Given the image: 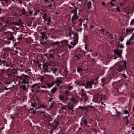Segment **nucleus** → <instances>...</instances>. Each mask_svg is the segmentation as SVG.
<instances>
[{
	"mask_svg": "<svg viewBox=\"0 0 134 134\" xmlns=\"http://www.w3.org/2000/svg\"><path fill=\"white\" fill-rule=\"evenodd\" d=\"M81 97L80 99V100L82 102L83 100L84 103H85L88 99V97L85 93H83L81 94Z\"/></svg>",
	"mask_w": 134,
	"mask_h": 134,
	"instance_id": "1",
	"label": "nucleus"
},
{
	"mask_svg": "<svg viewBox=\"0 0 134 134\" xmlns=\"http://www.w3.org/2000/svg\"><path fill=\"white\" fill-rule=\"evenodd\" d=\"M93 81H91L86 82V88H91L92 87V85L94 83Z\"/></svg>",
	"mask_w": 134,
	"mask_h": 134,
	"instance_id": "2",
	"label": "nucleus"
},
{
	"mask_svg": "<svg viewBox=\"0 0 134 134\" xmlns=\"http://www.w3.org/2000/svg\"><path fill=\"white\" fill-rule=\"evenodd\" d=\"M124 68L123 67L122 65H121L119 66L118 68H117V70L119 71L120 72L123 70L124 68H126L127 63L125 61H124Z\"/></svg>",
	"mask_w": 134,
	"mask_h": 134,
	"instance_id": "3",
	"label": "nucleus"
},
{
	"mask_svg": "<svg viewBox=\"0 0 134 134\" xmlns=\"http://www.w3.org/2000/svg\"><path fill=\"white\" fill-rule=\"evenodd\" d=\"M122 50H116L115 49L114 50V52L115 53L117 54L119 56V57H121V55L122 53Z\"/></svg>",
	"mask_w": 134,
	"mask_h": 134,
	"instance_id": "4",
	"label": "nucleus"
},
{
	"mask_svg": "<svg viewBox=\"0 0 134 134\" xmlns=\"http://www.w3.org/2000/svg\"><path fill=\"white\" fill-rule=\"evenodd\" d=\"M74 41L75 43H77L79 38L78 35L76 33H74Z\"/></svg>",
	"mask_w": 134,
	"mask_h": 134,
	"instance_id": "5",
	"label": "nucleus"
},
{
	"mask_svg": "<svg viewBox=\"0 0 134 134\" xmlns=\"http://www.w3.org/2000/svg\"><path fill=\"white\" fill-rule=\"evenodd\" d=\"M78 16L77 15V12H76L75 14H74L72 16V18L71 19L72 23H73L74 21L76 20L78 18Z\"/></svg>",
	"mask_w": 134,
	"mask_h": 134,
	"instance_id": "6",
	"label": "nucleus"
},
{
	"mask_svg": "<svg viewBox=\"0 0 134 134\" xmlns=\"http://www.w3.org/2000/svg\"><path fill=\"white\" fill-rule=\"evenodd\" d=\"M99 97L101 98L102 100H105L106 98V96L105 95L101 94H99Z\"/></svg>",
	"mask_w": 134,
	"mask_h": 134,
	"instance_id": "7",
	"label": "nucleus"
},
{
	"mask_svg": "<svg viewBox=\"0 0 134 134\" xmlns=\"http://www.w3.org/2000/svg\"><path fill=\"white\" fill-rule=\"evenodd\" d=\"M64 97V96H62L61 94H60L59 96V98L62 101H64L65 100Z\"/></svg>",
	"mask_w": 134,
	"mask_h": 134,
	"instance_id": "8",
	"label": "nucleus"
},
{
	"mask_svg": "<svg viewBox=\"0 0 134 134\" xmlns=\"http://www.w3.org/2000/svg\"><path fill=\"white\" fill-rule=\"evenodd\" d=\"M87 7L89 9L91 8V1H88L87 2Z\"/></svg>",
	"mask_w": 134,
	"mask_h": 134,
	"instance_id": "9",
	"label": "nucleus"
},
{
	"mask_svg": "<svg viewBox=\"0 0 134 134\" xmlns=\"http://www.w3.org/2000/svg\"><path fill=\"white\" fill-rule=\"evenodd\" d=\"M57 89L56 87H54L51 90V92L52 93L54 94L55 93V91Z\"/></svg>",
	"mask_w": 134,
	"mask_h": 134,
	"instance_id": "10",
	"label": "nucleus"
},
{
	"mask_svg": "<svg viewBox=\"0 0 134 134\" xmlns=\"http://www.w3.org/2000/svg\"><path fill=\"white\" fill-rule=\"evenodd\" d=\"M101 81L102 83V86H104V83H106L105 78L104 77L102 78Z\"/></svg>",
	"mask_w": 134,
	"mask_h": 134,
	"instance_id": "11",
	"label": "nucleus"
},
{
	"mask_svg": "<svg viewBox=\"0 0 134 134\" xmlns=\"http://www.w3.org/2000/svg\"><path fill=\"white\" fill-rule=\"evenodd\" d=\"M134 30V28L130 29L129 28H127L126 29V32H130L131 31H133Z\"/></svg>",
	"mask_w": 134,
	"mask_h": 134,
	"instance_id": "12",
	"label": "nucleus"
},
{
	"mask_svg": "<svg viewBox=\"0 0 134 134\" xmlns=\"http://www.w3.org/2000/svg\"><path fill=\"white\" fill-rule=\"evenodd\" d=\"M54 84V82L53 81L52 83H48L47 84V85L48 87L50 88Z\"/></svg>",
	"mask_w": 134,
	"mask_h": 134,
	"instance_id": "13",
	"label": "nucleus"
},
{
	"mask_svg": "<svg viewBox=\"0 0 134 134\" xmlns=\"http://www.w3.org/2000/svg\"><path fill=\"white\" fill-rule=\"evenodd\" d=\"M58 70V69L57 68H55V69H51V71H52L53 74H55L56 72H57Z\"/></svg>",
	"mask_w": 134,
	"mask_h": 134,
	"instance_id": "14",
	"label": "nucleus"
},
{
	"mask_svg": "<svg viewBox=\"0 0 134 134\" xmlns=\"http://www.w3.org/2000/svg\"><path fill=\"white\" fill-rule=\"evenodd\" d=\"M55 104V102L54 101L53 102L51 105H50L49 108L50 109H51L53 107L54 104Z\"/></svg>",
	"mask_w": 134,
	"mask_h": 134,
	"instance_id": "15",
	"label": "nucleus"
},
{
	"mask_svg": "<svg viewBox=\"0 0 134 134\" xmlns=\"http://www.w3.org/2000/svg\"><path fill=\"white\" fill-rule=\"evenodd\" d=\"M20 87L23 90H26V86L25 85L22 86H20Z\"/></svg>",
	"mask_w": 134,
	"mask_h": 134,
	"instance_id": "16",
	"label": "nucleus"
},
{
	"mask_svg": "<svg viewBox=\"0 0 134 134\" xmlns=\"http://www.w3.org/2000/svg\"><path fill=\"white\" fill-rule=\"evenodd\" d=\"M67 106L65 105H64L62 107H61V109L62 110H65L66 109Z\"/></svg>",
	"mask_w": 134,
	"mask_h": 134,
	"instance_id": "17",
	"label": "nucleus"
},
{
	"mask_svg": "<svg viewBox=\"0 0 134 134\" xmlns=\"http://www.w3.org/2000/svg\"><path fill=\"white\" fill-rule=\"evenodd\" d=\"M57 104L58 105V107L59 108H61V107H62L64 105L61 103H59L58 101Z\"/></svg>",
	"mask_w": 134,
	"mask_h": 134,
	"instance_id": "18",
	"label": "nucleus"
},
{
	"mask_svg": "<svg viewBox=\"0 0 134 134\" xmlns=\"http://www.w3.org/2000/svg\"><path fill=\"white\" fill-rule=\"evenodd\" d=\"M43 71H44V73H49L51 72V71H49V69H44L43 70Z\"/></svg>",
	"mask_w": 134,
	"mask_h": 134,
	"instance_id": "19",
	"label": "nucleus"
},
{
	"mask_svg": "<svg viewBox=\"0 0 134 134\" xmlns=\"http://www.w3.org/2000/svg\"><path fill=\"white\" fill-rule=\"evenodd\" d=\"M23 35V34H21L20 35L19 37H18L17 38V39L19 40H21L23 38L22 37V36Z\"/></svg>",
	"mask_w": 134,
	"mask_h": 134,
	"instance_id": "20",
	"label": "nucleus"
},
{
	"mask_svg": "<svg viewBox=\"0 0 134 134\" xmlns=\"http://www.w3.org/2000/svg\"><path fill=\"white\" fill-rule=\"evenodd\" d=\"M56 83H61L62 82L61 80L57 79H56Z\"/></svg>",
	"mask_w": 134,
	"mask_h": 134,
	"instance_id": "21",
	"label": "nucleus"
},
{
	"mask_svg": "<svg viewBox=\"0 0 134 134\" xmlns=\"http://www.w3.org/2000/svg\"><path fill=\"white\" fill-rule=\"evenodd\" d=\"M21 76H23V78H26L29 77V76L28 75H26L24 74L21 75Z\"/></svg>",
	"mask_w": 134,
	"mask_h": 134,
	"instance_id": "22",
	"label": "nucleus"
},
{
	"mask_svg": "<svg viewBox=\"0 0 134 134\" xmlns=\"http://www.w3.org/2000/svg\"><path fill=\"white\" fill-rule=\"evenodd\" d=\"M83 123L85 124V125H87V121L86 118H85V120L83 121Z\"/></svg>",
	"mask_w": 134,
	"mask_h": 134,
	"instance_id": "23",
	"label": "nucleus"
},
{
	"mask_svg": "<svg viewBox=\"0 0 134 134\" xmlns=\"http://www.w3.org/2000/svg\"><path fill=\"white\" fill-rule=\"evenodd\" d=\"M10 70L13 72L15 74L16 73V71L15 69H10Z\"/></svg>",
	"mask_w": 134,
	"mask_h": 134,
	"instance_id": "24",
	"label": "nucleus"
},
{
	"mask_svg": "<svg viewBox=\"0 0 134 134\" xmlns=\"http://www.w3.org/2000/svg\"><path fill=\"white\" fill-rule=\"evenodd\" d=\"M14 24L15 25L18 26L21 25L22 24L21 23H19V22L15 23Z\"/></svg>",
	"mask_w": 134,
	"mask_h": 134,
	"instance_id": "25",
	"label": "nucleus"
},
{
	"mask_svg": "<svg viewBox=\"0 0 134 134\" xmlns=\"http://www.w3.org/2000/svg\"><path fill=\"white\" fill-rule=\"evenodd\" d=\"M131 42V41H129V40L126 43V45L127 46L130 45L131 43H132V42Z\"/></svg>",
	"mask_w": 134,
	"mask_h": 134,
	"instance_id": "26",
	"label": "nucleus"
},
{
	"mask_svg": "<svg viewBox=\"0 0 134 134\" xmlns=\"http://www.w3.org/2000/svg\"><path fill=\"white\" fill-rule=\"evenodd\" d=\"M53 127L52 129H53V130H56L57 129V125H53Z\"/></svg>",
	"mask_w": 134,
	"mask_h": 134,
	"instance_id": "27",
	"label": "nucleus"
},
{
	"mask_svg": "<svg viewBox=\"0 0 134 134\" xmlns=\"http://www.w3.org/2000/svg\"><path fill=\"white\" fill-rule=\"evenodd\" d=\"M48 22L47 23V24H48V25H50V23L51 22V18H48Z\"/></svg>",
	"mask_w": 134,
	"mask_h": 134,
	"instance_id": "28",
	"label": "nucleus"
},
{
	"mask_svg": "<svg viewBox=\"0 0 134 134\" xmlns=\"http://www.w3.org/2000/svg\"><path fill=\"white\" fill-rule=\"evenodd\" d=\"M82 69L81 68H79L77 69V71L79 72L80 71H82Z\"/></svg>",
	"mask_w": 134,
	"mask_h": 134,
	"instance_id": "29",
	"label": "nucleus"
},
{
	"mask_svg": "<svg viewBox=\"0 0 134 134\" xmlns=\"http://www.w3.org/2000/svg\"><path fill=\"white\" fill-rule=\"evenodd\" d=\"M47 64H43V69H45L46 68V67L47 66Z\"/></svg>",
	"mask_w": 134,
	"mask_h": 134,
	"instance_id": "30",
	"label": "nucleus"
},
{
	"mask_svg": "<svg viewBox=\"0 0 134 134\" xmlns=\"http://www.w3.org/2000/svg\"><path fill=\"white\" fill-rule=\"evenodd\" d=\"M14 38V36H12L8 38V39L9 40H12Z\"/></svg>",
	"mask_w": 134,
	"mask_h": 134,
	"instance_id": "31",
	"label": "nucleus"
},
{
	"mask_svg": "<svg viewBox=\"0 0 134 134\" xmlns=\"http://www.w3.org/2000/svg\"><path fill=\"white\" fill-rule=\"evenodd\" d=\"M59 42L58 41H57L55 42H54L53 43V44L57 45L58 44H59Z\"/></svg>",
	"mask_w": 134,
	"mask_h": 134,
	"instance_id": "32",
	"label": "nucleus"
},
{
	"mask_svg": "<svg viewBox=\"0 0 134 134\" xmlns=\"http://www.w3.org/2000/svg\"><path fill=\"white\" fill-rule=\"evenodd\" d=\"M77 7H74V11L75 12V13H76V12H77Z\"/></svg>",
	"mask_w": 134,
	"mask_h": 134,
	"instance_id": "33",
	"label": "nucleus"
},
{
	"mask_svg": "<svg viewBox=\"0 0 134 134\" xmlns=\"http://www.w3.org/2000/svg\"><path fill=\"white\" fill-rule=\"evenodd\" d=\"M36 85H38V84L37 83H35L33 85H32L31 87V88H34V87Z\"/></svg>",
	"mask_w": 134,
	"mask_h": 134,
	"instance_id": "34",
	"label": "nucleus"
},
{
	"mask_svg": "<svg viewBox=\"0 0 134 134\" xmlns=\"http://www.w3.org/2000/svg\"><path fill=\"white\" fill-rule=\"evenodd\" d=\"M22 14L24 15L26 13L25 10V9H23L22 10Z\"/></svg>",
	"mask_w": 134,
	"mask_h": 134,
	"instance_id": "35",
	"label": "nucleus"
},
{
	"mask_svg": "<svg viewBox=\"0 0 134 134\" xmlns=\"http://www.w3.org/2000/svg\"><path fill=\"white\" fill-rule=\"evenodd\" d=\"M46 107L45 105L44 104H42L41 105L40 107L39 108H44Z\"/></svg>",
	"mask_w": 134,
	"mask_h": 134,
	"instance_id": "36",
	"label": "nucleus"
},
{
	"mask_svg": "<svg viewBox=\"0 0 134 134\" xmlns=\"http://www.w3.org/2000/svg\"><path fill=\"white\" fill-rule=\"evenodd\" d=\"M53 99V98H49L48 102H52Z\"/></svg>",
	"mask_w": 134,
	"mask_h": 134,
	"instance_id": "37",
	"label": "nucleus"
},
{
	"mask_svg": "<svg viewBox=\"0 0 134 134\" xmlns=\"http://www.w3.org/2000/svg\"><path fill=\"white\" fill-rule=\"evenodd\" d=\"M46 15L45 13H44L43 14V18L44 19H45V18H46Z\"/></svg>",
	"mask_w": 134,
	"mask_h": 134,
	"instance_id": "38",
	"label": "nucleus"
},
{
	"mask_svg": "<svg viewBox=\"0 0 134 134\" xmlns=\"http://www.w3.org/2000/svg\"><path fill=\"white\" fill-rule=\"evenodd\" d=\"M65 93L66 95H69V92L68 91L66 90L65 91Z\"/></svg>",
	"mask_w": 134,
	"mask_h": 134,
	"instance_id": "39",
	"label": "nucleus"
},
{
	"mask_svg": "<svg viewBox=\"0 0 134 134\" xmlns=\"http://www.w3.org/2000/svg\"><path fill=\"white\" fill-rule=\"evenodd\" d=\"M43 36V38L44 39H45L46 40H47L48 38V37L45 36L44 35H42Z\"/></svg>",
	"mask_w": 134,
	"mask_h": 134,
	"instance_id": "40",
	"label": "nucleus"
},
{
	"mask_svg": "<svg viewBox=\"0 0 134 134\" xmlns=\"http://www.w3.org/2000/svg\"><path fill=\"white\" fill-rule=\"evenodd\" d=\"M11 87H9V88H7V87H5L4 88V89L5 90H8L9 89H11Z\"/></svg>",
	"mask_w": 134,
	"mask_h": 134,
	"instance_id": "41",
	"label": "nucleus"
},
{
	"mask_svg": "<svg viewBox=\"0 0 134 134\" xmlns=\"http://www.w3.org/2000/svg\"><path fill=\"white\" fill-rule=\"evenodd\" d=\"M48 57H49H49H51V58H53V54H49V55Z\"/></svg>",
	"mask_w": 134,
	"mask_h": 134,
	"instance_id": "42",
	"label": "nucleus"
},
{
	"mask_svg": "<svg viewBox=\"0 0 134 134\" xmlns=\"http://www.w3.org/2000/svg\"><path fill=\"white\" fill-rule=\"evenodd\" d=\"M70 100L72 101H75V99L74 97H72V98L70 99Z\"/></svg>",
	"mask_w": 134,
	"mask_h": 134,
	"instance_id": "43",
	"label": "nucleus"
},
{
	"mask_svg": "<svg viewBox=\"0 0 134 134\" xmlns=\"http://www.w3.org/2000/svg\"><path fill=\"white\" fill-rule=\"evenodd\" d=\"M80 86H85V87H86V85L85 83H82L81 84H80Z\"/></svg>",
	"mask_w": 134,
	"mask_h": 134,
	"instance_id": "44",
	"label": "nucleus"
},
{
	"mask_svg": "<svg viewBox=\"0 0 134 134\" xmlns=\"http://www.w3.org/2000/svg\"><path fill=\"white\" fill-rule=\"evenodd\" d=\"M105 29H101L99 30V31H101L102 32H104L105 31Z\"/></svg>",
	"mask_w": 134,
	"mask_h": 134,
	"instance_id": "45",
	"label": "nucleus"
},
{
	"mask_svg": "<svg viewBox=\"0 0 134 134\" xmlns=\"http://www.w3.org/2000/svg\"><path fill=\"white\" fill-rule=\"evenodd\" d=\"M124 113L127 114L128 113V112L127 110H125L124 111Z\"/></svg>",
	"mask_w": 134,
	"mask_h": 134,
	"instance_id": "46",
	"label": "nucleus"
},
{
	"mask_svg": "<svg viewBox=\"0 0 134 134\" xmlns=\"http://www.w3.org/2000/svg\"><path fill=\"white\" fill-rule=\"evenodd\" d=\"M133 23H134V19H133L132 20L131 22V24L132 25Z\"/></svg>",
	"mask_w": 134,
	"mask_h": 134,
	"instance_id": "47",
	"label": "nucleus"
},
{
	"mask_svg": "<svg viewBox=\"0 0 134 134\" xmlns=\"http://www.w3.org/2000/svg\"><path fill=\"white\" fill-rule=\"evenodd\" d=\"M133 39V37H132V36H131L130 38L129 39V41H131Z\"/></svg>",
	"mask_w": 134,
	"mask_h": 134,
	"instance_id": "48",
	"label": "nucleus"
},
{
	"mask_svg": "<svg viewBox=\"0 0 134 134\" xmlns=\"http://www.w3.org/2000/svg\"><path fill=\"white\" fill-rule=\"evenodd\" d=\"M18 77L19 79H20L21 80L23 79V77L21 76H21H19Z\"/></svg>",
	"mask_w": 134,
	"mask_h": 134,
	"instance_id": "49",
	"label": "nucleus"
},
{
	"mask_svg": "<svg viewBox=\"0 0 134 134\" xmlns=\"http://www.w3.org/2000/svg\"><path fill=\"white\" fill-rule=\"evenodd\" d=\"M71 45H73V46H75V45H76V44L75 43H74L73 42H71Z\"/></svg>",
	"mask_w": 134,
	"mask_h": 134,
	"instance_id": "50",
	"label": "nucleus"
},
{
	"mask_svg": "<svg viewBox=\"0 0 134 134\" xmlns=\"http://www.w3.org/2000/svg\"><path fill=\"white\" fill-rule=\"evenodd\" d=\"M124 39L123 38H121L119 39V40L121 42H122Z\"/></svg>",
	"mask_w": 134,
	"mask_h": 134,
	"instance_id": "51",
	"label": "nucleus"
},
{
	"mask_svg": "<svg viewBox=\"0 0 134 134\" xmlns=\"http://www.w3.org/2000/svg\"><path fill=\"white\" fill-rule=\"evenodd\" d=\"M109 35L111 38H112L113 37V35L111 34H109Z\"/></svg>",
	"mask_w": 134,
	"mask_h": 134,
	"instance_id": "52",
	"label": "nucleus"
},
{
	"mask_svg": "<svg viewBox=\"0 0 134 134\" xmlns=\"http://www.w3.org/2000/svg\"><path fill=\"white\" fill-rule=\"evenodd\" d=\"M116 9H117L118 10V12H120V7H117Z\"/></svg>",
	"mask_w": 134,
	"mask_h": 134,
	"instance_id": "53",
	"label": "nucleus"
},
{
	"mask_svg": "<svg viewBox=\"0 0 134 134\" xmlns=\"http://www.w3.org/2000/svg\"><path fill=\"white\" fill-rule=\"evenodd\" d=\"M25 81H26L25 79H24L23 80L22 82H23V83H26Z\"/></svg>",
	"mask_w": 134,
	"mask_h": 134,
	"instance_id": "54",
	"label": "nucleus"
},
{
	"mask_svg": "<svg viewBox=\"0 0 134 134\" xmlns=\"http://www.w3.org/2000/svg\"><path fill=\"white\" fill-rule=\"evenodd\" d=\"M79 108L81 109H83V110H84V108L82 106H80L79 107Z\"/></svg>",
	"mask_w": 134,
	"mask_h": 134,
	"instance_id": "55",
	"label": "nucleus"
},
{
	"mask_svg": "<svg viewBox=\"0 0 134 134\" xmlns=\"http://www.w3.org/2000/svg\"><path fill=\"white\" fill-rule=\"evenodd\" d=\"M110 3L112 6H114V4L112 3V2L110 1Z\"/></svg>",
	"mask_w": 134,
	"mask_h": 134,
	"instance_id": "56",
	"label": "nucleus"
},
{
	"mask_svg": "<svg viewBox=\"0 0 134 134\" xmlns=\"http://www.w3.org/2000/svg\"><path fill=\"white\" fill-rule=\"evenodd\" d=\"M32 23V22H31V23H29L28 24H27V25L29 26V27H30V26H31V24Z\"/></svg>",
	"mask_w": 134,
	"mask_h": 134,
	"instance_id": "57",
	"label": "nucleus"
},
{
	"mask_svg": "<svg viewBox=\"0 0 134 134\" xmlns=\"http://www.w3.org/2000/svg\"><path fill=\"white\" fill-rule=\"evenodd\" d=\"M48 67H48V66H47L46 67V68L45 69H49H49H50L51 70V69H52L51 68H49Z\"/></svg>",
	"mask_w": 134,
	"mask_h": 134,
	"instance_id": "58",
	"label": "nucleus"
},
{
	"mask_svg": "<svg viewBox=\"0 0 134 134\" xmlns=\"http://www.w3.org/2000/svg\"><path fill=\"white\" fill-rule=\"evenodd\" d=\"M72 47V46L71 45H68V47L69 49L71 48Z\"/></svg>",
	"mask_w": 134,
	"mask_h": 134,
	"instance_id": "59",
	"label": "nucleus"
},
{
	"mask_svg": "<svg viewBox=\"0 0 134 134\" xmlns=\"http://www.w3.org/2000/svg\"><path fill=\"white\" fill-rule=\"evenodd\" d=\"M117 113H118V115L121 114V113L120 111H118L117 110H116Z\"/></svg>",
	"mask_w": 134,
	"mask_h": 134,
	"instance_id": "60",
	"label": "nucleus"
},
{
	"mask_svg": "<svg viewBox=\"0 0 134 134\" xmlns=\"http://www.w3.org/2000/svg\"><path fill=\"white\" fill-rule=\"evenodd\" d=\"M75 57H77V60H79V57L78 56H77V55H75Z\"/></svg>",
	"mask_w": 134,
	"mask_h": 134,
	"instance_id": "61",
	"label": "nucleus"
},
{
	"mask_svg": "<svg viewBox=\"0 0 134 134\" xmlns=\"http://www.w3.org/2000/svg\"><path fill=\"white\" fill-rule=\"evenodd\" d=\"M63 110H62L61 109H60L59 110V113H61L62 112H63Z\"/></svg>",
	"mask_w": 134,
	"mask_h": 134,
	"instance_id": "62",
	"label": "nucleus"
},
{
	"mask_svg": "<svg viewBox=\"0 0 134 134\" xmlns=\"http://www.w3.org/2000/svg\"><path fill=\"white\" fill-rule=\"evenodd\" d=\"M54 130H53V129H52L50 132V134H52L53 133V131Z\"/></svg>",
	"mask_w": 134,
	"mask_h": 134,
	"instance_id": "63",
	"label": "nucleus"
},
{
	"mask_svg": "<svg viewBox=\"0 0 134 134\" xmlns=\"http://www.w3.org/2000/svg\"><path fill=\"white\" fill-rule=\"evenodd\" d=\"M101 3L103 5H105V3L103 2H102Z\"/></svg>",
	"mask_w": 134,
	"mask_h": 134,
	"instance_id": "64",
	"label": "nucleus"
}]
</instances>
